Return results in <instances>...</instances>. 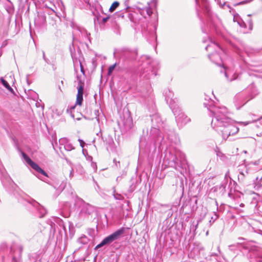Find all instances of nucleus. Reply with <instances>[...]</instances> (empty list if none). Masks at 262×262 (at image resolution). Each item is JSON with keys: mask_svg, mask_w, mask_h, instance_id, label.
I'll return each instance as SVG.
<instances>
[{"mask_svg": "<svg viewBox=\"0 0 262 262\" xmlns=\"http://www.w3.org/2000/svg\"><path fill=\"white\" fill-rule=\"evenodd\" d=\"M213 49L215 50V53L209 54L208 57L215 63L220 65V61H222L224 52L217 44L214 42H211L206 47V50L209 52H211Z\"/></svg>", "mask_w": 262, "mask_h": 262, "instance_id": "7ed1b4c3", "label": "nucleus"}, {"mask_svg": "<svg viewBox=\"0 0 262 262\" xmlns=\"http://www.w3.org/2000/svg\"><path fill=\"white\" fill-rule=\"evenodd\" d=\"M75 106H73L71 107V110H73V109H74V108H75Z\"/></svg>", "mask_w": 262, "mask_h": 262, "instance_id": "a878e982", "label": "nucleus"}, {"mask_svg": "<svg viewBox=\"0 0 262 262\" xmlns=\"http://www.w3.org/2000/svg\"><path fill=\"white\" fill-rule=\"evenodd\" d=\"M225 76L227 77V79H228L229 81H232L233 80L236 79V78H237L236 77L234 76L233 78L229 79V78H228V75H227V72H225Z\"/></svg>", "mask_w": 262, "mask_h": 262, "instance_id": "dca6fc26", "label": "nucleus"}, {"mask_svg": "<svg viewBox=\"0 0 262 262\" xmlns=\"http://www.w3.org/2000/svg\"><path fill=\"white\" fill-rule=\"evenodd\" d=\"M119 5L118 2H114L110 8L109 11L111 12H113Z\"/></svg>", "mask_w": 262, "mask_h": 262, "instance_id": "6e6552de", "label": "nucleus"}, {"mask_svg": "<svg viewBox=\"0 0 262 262\" xmlns=\"http://www.w3.org/2000/svg\"><path fill=\"white\" fill-rule=\"evenodd\" d=\"M2 83L4 85V86L6 88H7L9 91H10V92L12 91V90H13L11 88V86L9 85L8 83L6 80H5L4 79H2Z\"/></svg>", "mask_w": 262, "mask_h": 262, "instance_id": "9b49d317", "label": "nucleus"}, {"mask_svg": "<svg viewBox=\"0 0 262 262\" xmlns=\"http://www.w3.org/2000/svg\"><path fill=\"white\" fill-rule=\"evenodd\" d=\"M108 19V17H105V18H103L102 20H103V23H105L107 19Z\"/></svg>", "mask_w": 262, "mask_h": 262, "instance_id": "aec40b11", "label": "nucleus"}, {"mask_svg": "<svg viewBox=\"0 0 262 262\" xmlns=\"http://www.w3.org/2000/svg\"><path fill=\"white\" fill-rule=\"evenodd\" d=\"M146 11L147 14H148V15H151V14L152 13V11L149 8H146Z\"/></svg>", "mask_w": 262, "mask_h": 262, "instance_id": "f3484780", "label": "nucleus"}, {"mask_svg": "<svg viewBox=\"0 0 262 262\" xmlns=\"http://www.w3.org/2000/svg\"><path fill=\"white\" fill-rule=\"evenodd\" d=\"M237 23L241 27H243V25L241 24V23L239 21L237 20Z\"/></svg>", "mask_w": 262, "mask_h": 262, "instance_id": "b1692460", "label": "nucleus"}, {"mask_svg": "<svg viewBox=\"0 0 262 262\" xmlns=\"http://www.w3.org/2000/svg\"><path fill=\"white\" fill-rule=\"evenodd\" d=\"M222 7H223L224 9H226V7H227L228 9H230L229 6L228 5H227L226 3H224V4L222 6Z\"/></svg>", "mask_w": 262, "mask_h": 262, "instance_id": "a211bd4d", "label": "nucleus"}, {"mask_svg": "<svg viewBox=\"0 0 262 262\" xmlns=\"http://www.w3.org/2000/svg\"><path fill=\"white\" fill-rule=\"evenodd\" d=\"M115 198L116 199H119V198H118V196H116L115 195Z\"/></svg>", "mask_w": 262, "mask_h": 262, "instance_id": "bb28decb", "label": "nucleus"}, {"mask_svg": "<svg viewBox=\"0 0 262 262\" xmlns=\"http://www.w3.org/2000/svg\"><path fill=\"white\" fill-rule=\"evenodd\" d=\"M64 149L67 151H71L72 150L74 149L75 147L73 145L70 143H68L64 146Z\"/></svg>", "mask_w": 262, "mask_h": 262, "instance_id": "9d476101", "label": "nucleus"}, {"mask_svg": "<svg viewBox=\"0 0 262 262\" xmlns=\"http://www.w3.org/2000/svg\"><path fill=\"white\" fill-rule=\"evenodd\" d=\"M245 97V96L242 94H237L234 97V102L236 104H242L243 105L246 103V102H243Z\"/></svg>", "mask_w": 262, "mask_h": 262, "instance_id": "0eeeda50", "label": "nucleus"}, {"mask_svg": "<svg viewBox=\"0 0 262 262\" xmlns=\"http://www.w3.org/2000/svg\"><path fill=\"white\" fill-rule=\"evenodd\" d=\"M71 116L72 117L74 118V116L72 114H71Z\"/></svg>", "mask_w": 262, "mask_h": 262, "instance_id": "c756f323", "label": "nucleus"}, {"mask_svg": "<svg viewBox=\"0 0 262 262\" xmlns=\"http://www.w3.org/2000/svg\"><path fill=\"white\" fill-rule=\"evenodd\" d=\"M218 218V215L215 212L214 216L211 217V220H210L209 222L211 223V221L212 220V222L213 223Z\"/></svg>", "mask_w": 262, "mask_h": 262, "instance_id": "ddd939ff", "label": "nucleus"}, {"mask_svg": "<svg viewBox=\"0 0 262 262\" xmlns=\"http://www.w3.org/2000/svg\"><path fill=\"white\" fill-rule=\"evenodd\" d=\"M86 206H88V210L86 211V212L90 214L91 213V211L92 209V206L89 204H87Z\"/></svg>", "mask_w": 262, "mask_h": 262, "instance_id": "2eb2a0df", "label": "nucleus"}, {"mask_svg": "<svg viewBox=\"0 0 262 262\" xmlns=\"http://www.w3.org/2000/svg\"><path fill=\"white\" fill-rule=\"evenodd\" d=\"M124 232L125 229L123 227L117 230L112 234L105 237L102 241L96 247V249H98L106 245H109L114 241L119 239L122 235L124 234Z\"/></svg>", "mask_w": 262, "mask_h": 262, "instance_id": "20e7f679", "label": "nucleus"}, {"mask_svg": "<svg viewBox=\"0 0 262 262\" xmlns=\"http://www.w3.org/2000/svg\"><path fill=\"white\" fill-rule=\"evenodd\" d=\"M115 198L116 199H119V198H118V196H116L115 195Z\"/></svg>", "mask_w": 262, "mask_h": 262, "instance_id": "cd10ccee", "label": "nucleus"}, {"mask_svg": "<svg viewBox=\"0 0 262 262\" xmlns=\"http://www.w3.org/2000/svg\"><path fill=\"white\" fill-rule=\"evenodd\" d=\"M92 166L93 167L94 171H96L97 169V166L96 163H92L91 164Z\"/></svg>", "mask_w": 262, "mask_h": 262, "instance_id": "6ab92c4d", "label": "nucleus"}, {"mask_svg": "<svg viewBox=\"0 0 262 262\" xmlns=\"http://www.w3.org/2000/svg\"><path fill=\"white\" fill-rule=\"evenodd\" d=\"M240 206L243 207H244V204H243V203H241V204H240Z\"/></svg>", "mask_w": 262, "mask_h": 262, "instance_id": "393cba45", "label": "nucleus"}, {"mask_svg": "<svg viewBox=\"0 0 262 262\" xmlns=\"http://www.w3.org/2000/svg\"><path fill=\"white\" fill-rule=\"evenodd\" d=\"M69 142H69V139H67V138H60L59 140V143L60 145H63L64 146H65V145H66L67 144H68Z\"/></svg>", "mask_w": 262, "mask_h": 262, "instance_id": "1a4fd4ad", "label": "nucleus"}, {"mask_svg": "<svg viewBox=\"0 0 262 262\" xmlns=\"http://www.w3.org/2000/svg\"><path fill=\"white\" fill-rule=\"evenodd\" d=\"M173 97V94L171 92H169V94L166 96V101L169 104L176 117V120L178 125L180 126H183L190 122L191 119L182 112L179 107L176 104L174 100L172 99Z\"/></svg>", "mask_w": 262, "mask_h": 262, "instance_id": "f03ea898", "label": "nucleus"}, {"mask_svg": "<svg viewBox=\"0 0 262 262\" xmlns=\"http://www.w3.org/2000/svg\"><path fill=\"white\" fill-rule=\"evenodd\" d=\"M237 18H238V16L234 15V17H233V20L234 21H235Z\"/></svg>", "mask_w": 262, "mask_h": 262, "instance_id": "4be33fe9", "label": "nucleus"}, {"mask_svg": "<svg viewBox=\"0 0 262 262\" xmlns=\"http://www.w3.org/2000/svg\"><path fill=\"white\" fill-rule=\"evenodd\" d=\"M80 68H81V71L82 73H84V70H83V67L81 64V63H80Z\"/></svg>", "mask_w": 262, "mask_h": 262, "instance_id": "412c9836", "label": "nucleus"}, {"mask_svg": "<svg viewBox=\"0 0 262 262\" xmlns=\"http://www.w3.org/2000/svg\"><path fill=\"white\" fill-rule=\"evenodd\" d=\"M24 158L26 162L34 170L48 177L47 173L42 169L36 163L34 162L28 156L23 154Z\"/></svg>", "mask_w": 262, "mask_h": 262, "instance_id": "39448f33", "label": "nucleus"}, {"mask_svg": "<svg viewBox=\"0 0 262 262\" xmlns=\"http://www.w3.org/2000/svg\"><path fill=\"white\" fill-rule=\"evenodd\" d=\"M78 141L79 142L80 146L81 147L83 148L84 146V144H85L84 142L82 140H81L80 139H78Z\"/></svg>", "mask_w": 262, "mask_h": 262, "instance_id": "4468645a", "label": "nucleus"}, {"mask_svg": "<svg viewBox=\"0 0 262 262\" xmlns=\"http://www.w3.org/2000/svg\"><path fill=\"white\" fill-rule=\"evenodd\" d=\"M242 123H243L244 124V125H248L249 123V122H242Z\"/></svg>", "mask_w": 262, "mask_h": 262, "instance_id": "5701e85b", "label": "nucleus"}, {"mask_svg": "<svg viewBox=\"0 0 262 262\" xmlns=\"http://www.w3.org/2000/svg\"><path fill=\"white\" fill-rule=\"evenodd\" d=\"M211 112L212 115L211 125L216 130L222 132L223 139L226 140L229 136L238 132V128L234 125V121L228 116L226 107L214 106Z\"/></svg>", "mask_w": 262, "mask_h": 262, "instance_id": "f257e3e1", "label": "nucleus"}, {"mask_svg": "<svg viewBox=\"0 0 262 262\" xmlns=\"http://www.w3.org/2000/svg\"><path fill=\"white\" fill-rule=\"evenodd\" d=\"M241 174L242 175H244V174L243 172H241Z\"/></svg>", "mask_w": 262, "mask_h": 262, "instance_id": "c85d7f7f", "label": "nucleus"}, {"mask_svg": "<svg viewBox=\"0 0 262 262\" xmlns=\"http://www.w3.org/2000/svg\"><path fill=\"white\" fill-rule=\"evenodd\" d=\"M78 86L77 87V94L76 97V105L81 106L83 101V94L84 89V83L82 82L81 80L78 82Z\"/></svg>", "mask_w": 262, "mask_h": 262, "instance_id": "423d86ee", "label": "nucleus"}, {"mask_svg": "<svg viewBox=\"0 0 262 262\" xmlns=\"http://www.w3.org/2000/svg\"><path fill=\"white\" fill-rule=\"evenodd\" d=\"M115 66H116V64H114L109 67L108 71V74H111L112 73V72L114 71V70L115 68Z\"/></svg>", "mask_w": 262, "mask_h": 262, "instance_id": "f8f14e48", "label": "nucleus"}]
</instances>
